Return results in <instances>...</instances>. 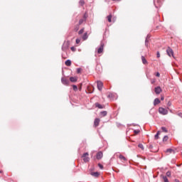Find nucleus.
<instances>
[{
  "label": "nucleus",
  "mask_w": 182,
  "mask_h": 182,
  "mask_svg": "<svg viewBox=\"0 0 182 182\" xmlns=\"http://www.w3.org/2000/svg\"><path fill=\"white\" fill-rule=\"evenodd\" d=\"M159 113L160 114H162L163 116H166V114H168V111L167 109H166L165 108L160 107L159 108Z\"/></svg>",
  "instance_id": "1"
},
{
  "label": "nucleus",
  "mask_w": 182,
  "mask_h": 182,
  "mask_svg": "<svg viewBox=\"0 0 182 182\" xmlns=\"http://www.w3.org/2000/svg\"><path fill=\"white\" fill-rule=\"evenodd\" d=\"M166 53L168 55L170 56V58H171V56L174 58V51H173V49H171V48L168 47V48L166 49Z\"/></svg>",
  "instance_id": "2"
},
{
  "label": "nucleus",
  "mask_w": 182,
  "mask_h": 182,
  "mask_svg": "<svg viewBox=\"0 0 182 182\" xmlns=\"http://www.w3.org/2000/svg\"><path fill=\"white\" fill-rule=\"evenodd\" d=\"M87 156H89V153L87 152L84 153L82 155L83 161H85V163L89 161V157Z\"/></svg>",
  "instance_id": "3"
},
{
  "label": "nucleus",
  "mask_w": 182,
  "mask_h": 182,
  "mask_svg": "<svg viewBox=\"0 0 182 182\" xmlns=\"http://www.w3.org/2000/svg\"><path fill=\"white\" fill-rule=\"evenodd\" d=\"M68 48H69V42L65 41L62 46L63 50H67Z\"/></svg>",
  "instance_id": "4"
},
{
  "label": "nucleus",
  "mask_w": 182,
  "mask_h": 182,
  "mask_svg": "<svg viewBox=\"0 0 182 182\" xmlns=\"http://www.w3.org/2000/svg\"><path fill=\"white\" fill-rule=\"evenodd\" d=\"M98 90H102L103 89V82L102 81H98L97 83Z\"/></svg>",
  "instance_id": "5"
},
{
  "label": "nucleus",
  "mask_w": 182,
  "mask_h": 182,
  "mask_svg": "<svg viewBox=\"0 0 182 182\" xmlns=\"http://www.w3.org/2000/svg\"><path fill=\"white\" fill-rule=\"evenodd\" d=\"M163 90H161V87H156L154 88V92L156 95H160V92H162Z\"/></svg>",
  "instance_id": "6"
},
{
  "label": "nucleus",
  "mask_w": 182,
  "mask_h": 182,
  "mask_svg": "<svg viewBox=\"0 0 182 182\" xmlns=\"http://www.w3.org/2000/svg\"><path fill=\"white\" fill-rule=\"evenodd\" d=\"M100 123V119L96 118V119H95V121H94V126H95V127H97V126H99Z\"/></svg>",
  "instance_id": "7"
},
{
  "label": "nucleus",
  "mask_w": 182,
  "mask_h": 182,
  "mask_svg": "<svg viewBox=\"0 0 182 182\" xmlns=\"http://www.w3.org/2000/svg\"><path fill=\"white\" fill-rule=\"evenodd\" d=\"M61 82L63 85H69V81L66 78L62 77Z\"/></svg>",
  "instance_id": "8"
},
{
  "label": "nucleus",
  "mask_w": 182,
  "mask_h": 182,
  "mask_svg": "<svg viewBox=\"0 0 182 182\" xmlns=\"http://www.w3.org/2000/svg\"><path fill=\"white\" fill-rule=\"evenodd\" d=\"M103 157V153L102 151H100L97 154V159L100 160Z\"/></svg>",
  "instance_id": "9"
},
{
  "label": "nucleus",
  "mask_w": 182,
  "mask_h": 182,
  "mask_svg": "<svg viewBox=\"0 0 182 182\" xmlns=\"http://www.w3.org/2000/svg\"><path fill=\"white\" fill-rule=\"evenodd\" d=\"M161 102L160 99L156 98L154 101V106H157Z\"/></svg>",
  "instance_id": "10"
},
{
  "label": "nucleus",
  "mask_w": 182,
  "mask_h": 182,
  "mask_svg": "<svg viewBox=\"0 0 182 182\" xmlns=\"http://www.w3.org/2000/svg\"><path fill=\"white\" fill-rule=\"evenodd\" d=\"M103 44H101L100 47L97 49V53H102L103 52Z\"/></svg>",
  "instance_id": "11"
},
{
  "label": "nucleus",
  "mask_w": 182,
  "mask_h": 182,
  "mask_svg": "<svg viewBox=\"0 0 182 182\" xmlns=\"http://www.w3.org/2000/svg\"><path fill=\"white\" fill-rule=\"evenodd\" d=\"M95 107H97L98 109H103L105 107V106L100 105L99 102H96Z\"/></svg>",
  "instance_id": "12"
},
{
  "label": "nucleus",
  "mask_w": 182,
  "mask_h": 182,
  "mask_svg": "<svg viewBox=\"0 0 182 182\" xmlns=\"http://www.w3.org/2000/svg\"><path fill=\"white\" fill-rule=\"evenodd\" d=\"M100 116L102 117H105V116H107V111H102L100 112Z\"/></svg>",
  "instance_id": "13"
},
{
  "label": "nucleus",
  "mask_w": 182,
  "mask_h": 182,
  "mask_svg": "<svg viewBox=\"0 0 182 182\" xmlns=\"http://www.w3.org/2000/svg\"><path fill=\"white\" fill-rule=\"evenodd\" d=\"M141 61L144 65H147V60H146V58L144 56H141Z\"/></svg>",
  "instance_id": "14"
},
{
  "label": "nucleus",
  "mask_w": 182,
  "mask_h": 182,
  "mask_svg": "<svg viewBox=\"0 0 182 182\" xmlns=\"http://www.w3.org/2000/svg\"><path fill=\"white\" fill-rule=\"evenodd\" d=\"M65 63L66 66H70L72 65V61L70 60H67Z\"/></svg>",
  "instance_id": "15"
},
{
  "label": "nucleus",
  "mask_w": 182,
  "mask_h": 182,
  "mask_svg": "<svg viewBox=\"0 0 182 182\" xmlns=\"http://www.w3.org/2000/svg\"><path fill=\"white\" fill-rule=\"evenodd\" d=\"M87 38H89V36H87V33H85L82 36L83 41H86V39H87Z\"/></svg>",
  "instance_id": "16"
},
{
  "label": "nucleus",
  "mask_w": 182,
  "mask_h": 182,
  "mask_svg": "<svg viewBox=\"0 0 182 182\" xmlns=\"http://www.w3.org/2000/svg\"><path fill=\"white\" fill-rule=\"evenodd\" d=\"M161 132L158 131L156 134L154 136L155 140H159V135L160 134Z\"/></svg>",
  "instance_id": "17"
},
{
  "label": "nucleus",
  "mask_w": 182,
  "mask_h": 182,
  "mask_svg": "<svg viewBox=\"0 0 182 182\" xmlns=\"http://www.w3.org/2000/svg\"><path fill=\"white\" fill-rule=\"evenodd\" d=\"M92 176H93L94 177H99V172H93L91 173Z\"/></svg>",
  "instance_id": "18"
},
{
  "label": "nucleus",
  "mask_w": 182,
  "mask_h": 182,
  "mask_svg": "<svg viewBox=\"0 0 182 182\" xmlns=\"http://www.w3.org/2000/svg\"><path fill=\"white\" fill-rule=\"evenodd\" d=\"M119 159H120L121 160H123L124 161H126V157H124V156L120 154L119 156Z\"/></svg>",
  "instance_id": "19"
},
{
  "label": "nucleus",
  "mask_w": 182,
  "mask_h": 182,
  "mask_svg": "<svg viewBox=\"0 0 182 182\" xmlns=\"http://www.w3.org/2000/svg\"><path fill=\"white\" fill-rule=\"evenodd\" d=\"M107 19L108 22H112V14H109V16H107Z\"/></svg>",
  "instance_id": "20"
},
{
  "label": "nucleus",
  "mask_w": 182,
  "mask_h": 182,
  "mask_svg": "<svg viewBox=\"0 0 182 182\" xmlns=\"http://www.w3.org/2000/svg\"><path fill=\"white\" fill-rule=\"evenodd\" d=\"M70 82H77V79H76V77H70Z\"/></svg>",
  "instance_id": "21"
},
{
  "label": "nucleus",
  "mask_w": 182,
  "mask_h": 182,
  "mask_svg": "<svg viewBox=\"0 0 182 182\" xmlns=\"http://www.w3.org/2000/svg\"><path fill=\"white\" fill-rule=\"evenodd\" d=\"M162 178H163V180H164V182H169V181H168V178H167V176H162Z\"/></svg>",
  "instance_id": "22"
},
{
  "label": "nucleus",
  "mask_w": 182,
  "mask_h": 182,
  "mask_svg": "<svg viewBox=\"0 0 182 182\" xmlns=\"http://www.w3.org/2000/svg\"><path fill=\"white\" fill-rule=\"evenodd\" d=\"M138 147H139V149H141V150H144V146H143L142 144H139L138 145Z\"/></svg>",
  "instance_id": "23"
},
{
  "label": "nucleus",
  "mask_w": 182,
  "mask_h": 182,
  "mask_svg": "<svg viewBox=\"0 0 182 182\" xmlns=\"http://www.w3.org/2000/svg\"><path fill=\"white\" fill-rule=\"evenodd\" d=\"M168 140V136H164L163 138V141H167Z\"/></svg>",
  "instance_id": "24"
},
{
  "label": "nucleus",
  "mask_w": 182,
  "mask_h": 182,
  "mask_svg": "<svg viewBox=\"0 0 182 182\" xmlns=\"http://www.w3.org/2000/svg\"><path fill=\"white\" fill-rule=\"evenodd\" d=\"M79 4H80V5H81V6H83V5H85V1L80 0Z\"/></svg>",
  "instance_id": "25"
},
{
  "label": "nucleus",
  "mask_w": 182,
  "mask_h": 182,
  "mask_svg": "<svg viewBox=\"0 0 182 182\" xmlns=\"http://www.w3.org/2000/svg\"><path fill=\"white\" fill-rule=\"evenodd\" d=\"M85 21V19L81 18L79 21V25H82V23H83V22Z\"/></svg>",
  "instance_id": "26"
},
{
  "label": "nucleus",
  "mask_w": 182,
  "mask_h": 182,
  "mask_svg": "<svg viewBox=\"0 0 182 182\" xmlns=\"http://www.w3.org/2000/svg\"><path fill=\"white\" fill-rule=\"evenodd\" d=\"M161 130H162V132H164L165 133H167V129L166 127H162Z\"/></svg>",
  "instance_id": "27"
},
{
  "label": "nucleus",
  "mask_w": 182,
  "mask_h": 182,
  "mask_svg": "<svg viewBox=\"0 0 182 182\" xmlns=\"http://www.w3.org/2000/svg\"><path fill=\"white\" fill-rule=\"evenodd\" d=\"M172 151H173L172 149H168L166 151V153H170V154H171Z\"/></svg>",
  "instance_id": "28"
},
{
  "label": "nucleus",
  "mask_w": 182,
  "mask_h": 182,
  "mask_svg": "<svg viewBox=\"0 0 182 182\" xmlns=\"http://www.w3.org/2000/svg\"><path fill=\"white\" fill-rule=\"evenodd\" d=\"M84 31H85L84 28L80 29V30L79 31V32H78L79 35H82V33H83Z\"/></svg>",
  "instance_id": "29"
},
{
  "label": "nucleus",
  "mask_w": 182,
  "mask_h": 182,
  "mask_svg": "<svg viewBox=\"0 0 182 182\" xmlns=\"http://www.w3.org/2000/svg\"><path fill=\"white\" fill-rule=\"evenodd\" d=\"M147 38H149V36H147L146 39L145 40V46H149V44L147 43V42H149Z\"/></svg>",
  "instance_id": "30"
},
{
  "label": "nucleus",
  "mask_w": 182,
  "mask_h": 182,
  "mask_svg": "<svg viewBox=\"0 0 182 182\" xmlns=\"http://www.w3.org/2000/svg\"><path fill=\"white\" fill-rule=\"evenodd\" d=\"M134 134H139L140 133V130H139V129L134 130Z\"/></svg>",
  "instance_id": "31"
},
{
  "label": "nucleus",
  "mask_w": 182,
  "mask_h": 182,
  "mask_svg": "<svg viewBox=\"0 0 182 182\" xmlns=\"http://www.w3.org/2000/svg\"><path fill=\"white\" fill-rule=\"evenodd\" d=\"M73 89L75 91L77 90V85H73Z\"/></svg>",
  "instance_id": "32"
},
{
  "label": "nucleus",
  "mask_w": 182,
  "mask_h": 182,
  "mask_svg": "<svg viewBox=\"0 0 182 182\" xmlns=\"http://www.w3.org/2000/svg\"><path fill=\"white\" fill-rule=\"evenodd\" d=\"M98 167H100L101 170H103V165H102V164H98Z\"/></svg>",
  "instance_id": "33"
},
{
  "label": "nucleus",
  "mask_w": 182,
  "mask_h": 182,
  "mask_svg": "<svg viewBox=\"0 0 182 182\" xmlns=\"http://www.w3.org/2000/svg\"><path fill=\"white\" fill-rule=\"evenodd\" d=\"M166 176H167V177H170V176H171V172L167 171L166 172Z\"/></svg>",
  "instance_id": "34"
},
{
  "label": "nucleus",
  "mask_w": 182,
  "mask_h": 182,
  "mask_svg": "<svg viewBox=\"0 0 182 182\" xmlns=\"http://www.w3.org/2000/svg\"><path fill=\"white\" fill-rule=\"evenodd\" d=\"M82 72V68L77 69V73H80Z\"/></svg>",
  "instance_id": "35"
},
{
  "label": "nucleus",
  "mask_w": 182,
  "mask_h": 182,
  "mask_svg": "<svg viewBox=\"0 0 182 182\" xmlns=\"http://www.w3.org/2000/svg\"><path fill=\"white\" fill-rule=\"evenodd\" d=\"M167 106L168 107H170V106H171V102L168 101L167 103Z\"/></svg>",
  "instance_id": "36"
},
{
  "label": "nucleus",
  "mask_w": 182,
  "mask_h": 182,
  "mask_svg": "<svg viewBox=\"0 0 182 182\" xmlns=\"http://www.w3.org/2000/svg\"><path fill=\"white\" fill-rule=\"evenodd\" d=\"M75 42H76V43H80V39L77 38Z\"/></svg>",
  "instance_id": "37"
},
{
  "label": "nucleus",
  "mask_w": 182,
  "mask_h": 182,
  "mask_svg": "<svg viewBox=\"0 0 182 182\" xmlns=\"http://www.w3.org/2000/svg\"><path fill=\"white\" fill-rule=\"evenodd\" d=\"M179 117H181L182 119V112H179L177 114Z\"/></svg>",
  "instance_id": "38"
},
{
  "label": "nucleus",
  "mask_w": 182,
  "mask_h": 182,
  "mask_svg": "<svg viewBox=\"0 0 182 182\" xmlns=\"http://www.w3.org/2000/svg\"><path fill=\"white\" fill-rule=\"evenodd\" d=\"M71 50L73 52H75V50H76V48H75V47H71Z\"/></svg>",
  "instance_id": "39"
},
{
  "label": "nucleus",
  "mask_w": 182,
  "mask_h": 182,
  "mask_svg": "<svg viewBox=\"0 0 182 182\" xmlns=\"http://www.w3.org/2000/svg\"><path fill=\"white\" fill-rule=\"evenodd\" d=\"M156 76L157 77H160V73H156Z\"/></svg>",
  "instance_id": "40"
},
{
  "label": "nucleus",
  "mask_w": 182,
  "mask_h": 182,
  "mask_svg": "<svg viewBox=\"0 0 182 182\" xmlns=\"http://www.w3.org/2000/svg\"><path fill=\"white\" fill-rule=\"evenodd\" d=\"M156 56H157V58H160V53H157V54H156Z\"/></svg>",
  "instance_id": "41"
},
{
  "label": "nucleus",
  "mask_w": 182,
  "mask_h": 182,
  "mask_svg": "<svg viewBox=\"0 0 182 182\" xmlns=\"http://www.w3.org/2000/svg\"><path fill=\"white\" fill-rule=\"evenodd\" d=\"M161 100H164V97H161Z\"/></svg>",
  "instance_id": "42"
},
{
  "label": "nucleus",
  "mask_w": 182,
  "mask_h": 182,
  "mask_svg": "<svg viewBox=\"0 0 182 182\" xmlns=\"http://www.w3.org/2000/svg\"><path fill=\"white\" fill-rule=\"evenodd\" d=\"M112 1H122V0H112Z\"/></svg>",
  "instance_id": "43"
},
{
  "label": "nucleus",
  "mask_w": 182,
  "mask_h": 182,
  "mask_svg": "<svg viewBox=\"0 0 182 182\" xmlns=\"http://www.w3.org/2000/svg\"><path fill=\"white\" fill-rule=\"evenodd\" d=\"M171 113H173V112L171 110H170Z\"/></svg>",
  "instance_id": "44"
}]
</instances>
